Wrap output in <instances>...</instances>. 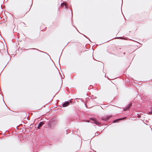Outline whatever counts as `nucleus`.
I'll return each mask as SVG.
<instances>
[{"mask_svg":"<svg viewBox=\"0 0 152 152\" xmlns=\"http://www.w3.org/2000/svg\"><path fill=\"white\" fill-rule=\"evenodd\" d=\"M88 122H90L98 125H99L100 124L99 122L96 121L94 118H91L89 121H88Z\"/></svg>","mask_w":152,"mask_h":152,"instance_id":"nucleus-1","label":"nucleus"},{"mask_svg":"<svg viewBox=\"0 0 152 152\" xmlns=\"http://www.w3.org/2000/svg\"><path fill=\"white\" fill-rule=\"evenodd\" d=\"M98 135V133H97V134H96V133L95 134V135Z\"/></svg>","mask_w":152,"mask_h":152,"instance_id":"nucleus-9","label":"nucleus"},{"mask_svg":"<svg viewBox=\"0 0 152 152\" xmlns=\"http://www.w3.org/2000/svg\"><path fill=\"white\" fill-rule=\"evenodd\" d=\"M69 103L68 102H65L62 105L63 107H67L68 105H69Z\"/></svg>","mask_w":152,"mask_h":152,"instance_id":"nucleus-4","label":"nucleus"},{"mask_svg":"<svg viewBox=\"0 0 152 152\" xmlns=\"http://www.w3.org/2000/svg\"><path fill=\"white\" fill-rule=\"evenodd\" d=\"M44 123L42 122H41L39 124L38 128L39 129L43 124Z\"/></svg>","mask_w":152,"mask_h":152,"instance_id":"nucleus-6","label":"nucleus"},{"mask_svg":"<svg viewBox=\"0 0 152 152\" xmlns=\"http://www.w3.org/2000/svg\"><path fill=\"white\" fill-rule=\"evenodd\" d=\"M132 105V104H129L126 107V108L124 109V111L126 110L127 109H129Z\"/></svg>","mask_w":152,"mask_h":152,"instance_id":"nucleus-5","label":"nucleus"},{"mask_svg":"<svg viewBox=\"0 0 152 152\" xmlns=\"http://www.w3.org/2000/svg\"><path fill=\"white\" fill-rule=\"evenodd\" d=\"M149 114H152V109L149 112Z\"/></svg>","mask_w":152,"mask_h":152,"instance_id":"nucleus-8","label":"nucleus"},{"mask_svg":"<svg viewBox=\"0 0 152 152\" xmlns=\"http://www.w3.org/2000/svg\"><path fill=\"white\" fill-rule=\"evenodd\" d=\"M110 118V116H105L102 118V120L104 121H107L108 120L109 118Z\"/></svg>","mask_w":152,"mask_h":152,"instance_id":"nucleus-3","label":"nucleus"},{"mask_svg":"<svg viewBox=\"0 0 152 152\" xmlns=\"http://www.w3.org/2000/svg\"><path fill=\"white\" fill-rule=\"evenodd\" d=\"M123 119V118H121V119H118L115 120L113 121V123H116V122H117L118 121H119V120H122Z\"/></svg>","mask_w":152,"mask_h":152,"instance_id":"nucleus-7","label":"nucleus"},{"mask_svg":"<svg viewBox=\"0 0 152 152\" xmlns=\"http://www.w3.org/2000/svg\"><path fill=\"white\" fill-rule=\"evenodd\" d=\"M61 7L64 8H66L67 7V6L66 2L62 3L61 4Z\"/></svg>","mask_w":152,"mask_h":152,"instance_id":"nucleus-2","label":"nucleus"}]
</instances>
